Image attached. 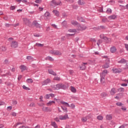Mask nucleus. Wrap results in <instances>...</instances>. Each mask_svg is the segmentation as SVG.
Segmentation results:
<instances>
[{"label": "nucleus", "instance_id": "obj_1", "mask_svg": "<svg viewBox=\"0 0 128 128\" xmlns=\"http://www.w3.org/2000/svg\"><path fill=\"white\" fill-rule=\"evenodd\" d=\"M30 28L32 27H36L37 28H40V24L38 22V21L36 20H34L32 22V24L30 26Z\"/></svg>", "mask_w": 128, "mask_h": 128}, {"label": "nucleus", "instance_id": "obj_2", "mask_svg": "<svg viewBox=\"0 0 128 128\" xmlns=\"http://www.w3.org/2000/svg\"><path fill=\"white\" fill-rule=\"evenodd\" d=\"M52 2L53 4L56 6H62V3L60 0H52Z\"/></svg>", "mask_w": 128, "mask_h": 128}, {"label": "nucleus", "instance_id": "obj_3", "mask_svg": "<svg viewBox=\"0 0 128 128\" xmlns=\"http://www.w3.org/2000/svg\"><path fill=\"white\" fill-rule=\"evenodd\" d=\"M18 46V42L16 41H12L10 44V46L12 48H16Z\"/></svg>", "mask_w": 128, "mask_h": 128}, {"label": "nucleus", "instance_id": "obj_4", "mask_svg": "<svg viewBox=\"0 0 128 128\" xmlns=\"http://www.w3.org/2000/svg\"><path fill=\"white\" fill-rule=\"evenodd\" d=\"M78 30H86V26L84 25H80V24H79V25H78V27H77Z\"/></svg>", "mask_w": 128, "mask_h": 128}, {"label": "nucleus", "instance_id": "obj_5", "mask_svg": "<svg viewBox=\"0 0 128 128\" xmlns=\"http://www.w3.org/2000/svg\"><path fill=\"white\" fill-rule=\"evenodd\" d=\"M112 70L114 74H120L122 72V69L117 68H113Z\"/></svg>", "mask_w": 128, "mask_h": 128}, {"label": "nucleus", "instance_id": "obj_6", "mask_svg": "<svg viewBox=\"0 0 128 128\" xmlns=\"http://www.w3.org/2000/svg\"><path fill=\"white\" fill-rule=\"evenodd\" d=\"M52 80L50 78H47L42 82V86L48 84Z\"/></svg>", "mask_w": 128, "mask_h": 128}, {"label": "nucleus", "instance_id": "obj_7", "mask_svg": "<svg viewBox=\"0 0 128 128\" xmlns=\"http://www.w3.org/2000/svg\"><path fill=\"white\" fill-rule=\"evenodd\" d=\"M52 54L54 56H62V52L58 50H53L52 51Z\"/></svg>", "mask_w": 128, "mask_h": 128}, {"label": "nucleus", "instance_id": "obj_8", "mask_svg": "<svg viewBox=\"0 0 128 128\" xmlns=\"http://www.w3.org/2000/svg\"><path fill=\"white\" fill-rule=\"evenodd\" d=\"M71 24H72V26H76L77 28L78 26H80V23L74 20H72Z\"/></svg>", "mask_w": 128, "mask_h": 128}, {"label": "nucleus", "instance_id": "obj_9", "mask_svg": "<svg viewBox=\"0 0 128 128\" xmlns=\"http://www.w3.org/2000/svg\"><path fill=\"white\" fill-rule=\"evenodd\" d=\"M110 52L112 54H114V52H116V48L115 46H113L111 47L110 48Z\"/></svg>", "mask_w": 128, "mask_h": 128}, {"label": "nucleus", "instance_id": "obj_10", "mask_svg": "<svg viewBox=\"0 0 128 128\" xmlns=\"http://www.w3.org/2000/svg\"><path fill=\"white\" fill-rule=\"evenodd\" d=\"M24 24H26V26H30V24H32V22H30V20H28V19H25L24 20Z\"/></svg>", "mask_w": 128, "mask_h": 128}, {"label": "nucleus", "instance_id": "obj_11", "mask_svg": "<svg viewBox=\"0 0 128 128\" xmlns=\"http://www.w3.org/2000/svg\"><path fill=\"white\" fill-rule=\"evenodd\" d=\"M48 72H49L50 74H52V76H56V73L54 72L52 69H48Z\"/></svg>", "mask_w": 128, "mask_h": 128}, {"label": "nucleus", "instance_id": "obj_12", "mask_svg": "<svg viewBox=\"0 0 128 128\" xmlns=\"http://www.w3.org/2000/svg\"><path fill=\"white\" fill-rule=\"evenodd\" d=\"M61 86H62V84H56V87L54 88V90H60Z\"/></svg>", "mask_w": 128, "mask_h": 128}, {"label": "nucleus", "instance_id": "obj_13", "mask_svg": "<svg viewBox=\"0 0 128 128\" xmlns=\"http://www.w3.org/2000/svg\"><path fill=\"white\" fill-rule=\"evenodd\" d=\"M66 118H68V114L64 115V116H59V120H66Z\"/></svg>", "mask_w": 128, "mask_h": 128}, {"label": "nucleus", "instance_id": "obj_14", "mask_svg": "<svg viewBox=\"0 0 128 128\" xmlns=\"http://www.w3.org/2000/svg\"><path fill=\"white\" fill-rule=\"evenodd\" d=\"M77 20L80 22H86V20L82 17H78Z\"/></svg>", "mask_w": 128, "mask_h": 128}, {"label": "nucleus", "instance_id": "obj_15", "mask_svg": "<svg viewBox=\"0 0 128 128\" xmlns=\"http://www.w3.org/2000/svg\"><path fill=\"white\" fill-rule=\"evenodd\" d=\"M78 3L80 6H84V4H86V2H84V0H78Z\"/></svg>", "mask_w": 128, "mask_h": 128}, {"label": "nucleus", "instance_id": "obj_16", "mask_svg": "<svg viewBox=\"0 0 128 128\" xmlns=\"http://www.w3.org/2000/svg\"><path fill=\"white\" fill-rule=\"evenodd\" d=\"M108 70H103V72L100 74L102 76H106V74H108Z\"/></svg>", "mask_w": 128, "mask_h": 128}, {"label": "nucleus", "instance_id": "obj_17", "mask_svg": "<svg viewBox=\"0 0 128 128\" xmlns=\"http://www.w3.org/2000/svg\"><path fill=\"white\" fill-rule=\"evenodd\" d=\"M52 13L54 14L56 16H60V12L58 11L57 10H54L52 11Z\"/></svg>", "mask_w": 128, "mask_h": 128}, {"label": "nucleus", "instance_id": "obj_18", "mask_svg": "<svg viewBox=\"0 0 128 128\" xmlns=\"http://www.w3.org/2000/svg\"><path fill=\"white\" fill-rule=\"evenodd\" d=\"M103 68H110V63H106L102 66Z\"/></svg>", "mask_w": 128, "mask_h": 128}, {"label": "nucleus", "instance_id": "obj_19", "mask_svg": "<svg viewBox=\"0 0 128 128\" xmlns=\"http://www.w3.org/2000/svg\"><path fill=\"white\" fill-rule=\"evenodd\" d=\"M116 88H112L111 90V92H110V94L112 96H114V94H116Z\"/></svg>", "mask_w": 128, "mask_h": 128}, {"label": "nucleus", "instance_id": "obj_20", "mask_svg": "<svg viewBox=\"0 0 128 128\" xmlns=\"http://www.w3.org/2000/svg\"><path fill=\"white\" fill-rule=\"evenodd\" d=\"M118 64H126V60L124 58L121 59L120 60H119L118 62Z\"/></svg>", "mask_w": 128, "mask_h": 128}, {"label": "nucleus", "instance_id": "obj_21", "mask_svg": "<svg viewBox=\"0 0 128 128\" xmlns=\"http://www.w3.org/2000/svg\"><path fill=\"white\" fill-rule=\"evenodd\" d=\"M80 68L81 70H84L86 68V66L84 64H82Z\"/></svg>", "mask_w": 128, "mask_h": 128}, {"label": "nucleus", "instance_id": "obj_22", "mask_svg": "<svg viewBox=\"0 0 128 128\" xmlns=\"http://www.w3.org/2000/svg\"><path fill=\"white\" fill-rule=\"evenodd\" d=\"M20 70H22L21 72H22L24 70H26V66L24 65H22L20 66Z\"/></svg>", "mask_w": 128, "mask_h": 128}, {"label": "nucleus", "instance_id": "obj_23", "mask_svg": "<svg viewBox=\"0 0 128 128\" xmlns=\"http://www.w3.org/2000/svg\"><path fill=\"white\" fill-rule=\"evenodd\" d=\"M60 104H64V106H68V108H70V104H68V103L66 102L62 101L60 102Z\"/></svg>", "mask_w": 128, "mask_h": 128}, {"label": "nucleus", "instance_id": "obj_24", "mask_svg": "<svg viewBox=\"0 0 128 128\" xmlns=\"http://www.w3.org/2000/svg\"><path fill=\"white\" fill-rule=\"evenodd\" d=\"M42 110L44 112H51L50 108L48 107H45L42 108Z\"/></svg>", "mask_w": 128, "mask_h": 128}, {"label": "nucleus", "instance_id": "obj_25", "mask_svg": "<svg viewBox=\"0 0 128 128\" xmlns=\"http://www.w3.org/2000/svg\"><path fill=\"white\" fill-rule=\"evenodd\" d=\"M70 90L72 92H76V88L72 86H70Z\"/></svg>", "mask_w": 128, "mask_h": 128}, {"label": "nucleus", "instance_id": "obj_26", "mask_svg": "<svg viewBox=\"0 0 128 128\" xmlns=\"http://www.w3.org/2000/svg\"><path fill=\"white\" fill-rule=\"evenodd\" d=\"M51 126H54V128H58V125H56V122H51Z\"/></svg>", "mask_w": 128, "mask_h": 128}, {"label": "nucleus", "instance_id": "obj_27", "mask_svg": "<svg viewBox=\"0 0 128 128\" xmlns=\"http://www.w3.org/2000/svg\"><path fill=\"white\" fill-rule=\"evenodd\" d=\"M61 88H62V90H66V88H68V86H66V85L61 84Z\"/></svg>", "mask_w": 128, "mask_h": 128}, {"label": "nucleus", "instance_id": "obj_28", "mask_svg": "<svg viewBox=\"0 0 128 128\" xmlns=\"http://www.w3.org/2000/svg\"><path fill=\"white\" fill-rule=\"evenodd\" d=\"M0 50L1 52H6V48L4 46H2L0 48Z\"/></svg>", "mask_w": 128, "mask_h": 128}, {"label": "nucleus", "instance_id": "obj_29", "mask_svg": "<svg viewBox=\"0 0 128 128\" xmlns=\"http://www.w3.org/2000/svg\"><path fill=\"white\" fill-rule=\"evenodd\" d=\"M116 18V15H112V16H109L108 17V18L109 20H114Z\"/></svg>", "mask_w": 128, "mask_h": 128}, {"label": "nucleus", "instance_id": "obj_30", "mask_svg": "<svg viewBox=\"0 0 128 128\" xmlns=\"http://www.w3.org/2000/svg\"><path fill=\"white\" fill-rule=\"evenodd\" d=\"M46 60H50V62L54 61V59L48 56L46 58Z\"/></svg>", "mask_w": 128, "mask_h": 128}, {"label": "nucleus", "instance_id": "obj_31", "mask_svg": "<svg viewBox=\"0 0 128 128\" xmlns=\"http://www.w3.org/2000/svg\"><path fill=\"white\" fill-rule=\"evenodd\" d=\"M62 110L64 111V112H68V108L64 106H61Z\"/></svg>", "mask_w": 128, "mask_h": 128}, {"label": "nucleus", "instance_id": "obj_32", "mask_svg": "<svg viewBox=\"0 0 128 128\" xmlns=\"http://www.w3.org/2000/svg\"><path fill=\"white\" fill-rule=\"evenodd\" d=\"M106 12L107 14H112V9H110V8H108L106 11Z\"/></svg>", "mask_w": 128, "mask_h": 128}, {"label": "nucleus", "instance_id": "obj_33", "mask_svg": "<svg viewBox=\"0 0 128 128\" xmlns=\"http://www.w3.org/2000/svg\"><path fill=\"white\" fill-rule=\"evenodd\" d=\"M99 28H100V30H106V26H99Z\"/></svg>", "mask_w": 128, "mask_h": 128}, {"label": "nucleus", "instance_id": "obj_34", "mask_svg": "<svg viewBox=\"0 0 128 128\" xmlns=\"http://www.w3.org/2000/svg\"><path fill=\"white\" fill-rule=\"evenodd\" d=\"M106 120H111L112 117L111 115H107L106 116Z\"/></svg>", "mask_w": 128, "mask_h": 128}, {"label": "nucleus", "instance_id": "obj_35", "mask_svg": "<svg viewBox=\"0 0 128 128\" xmlns=\"http://www.w3.org/2000/svg\"><path fill=\"white\" fill-rule=\"evenodd\" d=\"M36 46H39L40 48H42V46H44V44H38V43H36Z\"/></svg>", "mask_w": 128, "mask_h": 128}, {"label": "nucleus", "instance_id": "obj_36", "mask_svg": "<svg viewBox=\"0 0 128 128\" xmlns=\"http://www.w3.org/2000/svg\"><path fill=\"white\" fill-rule=\"evenodd\" d=\"M62 26H64L65 28L66 27V24H67L66 21L64 20V21L62 23Z\"/></svg>", "mask_w": 128, "mask_h": 128}, {"label": "nucleus", "instance_id": "obj_37", "mask_svg": "<svg viewBox=\"0 0 128 128\" xmlns=\"http://www.w3.org/2000/svg\"><path fill=\"white\" fill-rule=\"evenodd\" d=\"M101 96H102V98H106V96H108V94L106 92H102L101 94Z\"/></svg>", "mask_w": 128, "mask_h": 128}, {"label": "nucleus", "instance_id": "obj_38", "mask_svg": "<svg viewBox=\"0 0 128 128\" xmlns=\"http://www.w3.org/2000/svg\"><path fill=\"white\" fill-rule=\"evenodd\" d=\"M118 92H124V88H120L118 89Z\"/></svg>", "mask_w": 128, "mask_h": 128}, {"label": "nucleus", "instance_id": "obj_39", "mask_svg": "<svg viewBox=\"0 0 128 128\" xmlns=\"http://www.w3.org/2000/svg\"><path fill=\"white\" fill-rule=\"evenodd\" d=\"M68 32H76V29H69Z\"/></svg>", "mask_w": 128, "mask_h": 128}, {"label": "nucleus", "instance_id": "obj_40", "mask_svg": "<svg viewBox=\"0 0 128 128\" xmlns=\"http://www.w3.org/2000/svg\"><path fill=\"white\" fill-rule=\"evenodd\" d=\"M100 82L102 84H105L106 82V78H100Z\"/></svg>", "mask_w": 128, "mask_h": 128}, {"label": "nucleus", "instance_id": "obj_41", "mask_svg": "<svg viewBox=\"0 0 128 128\" xmlns=\"http://www.w3.org/2000/svg\"><path fill=\"white\" fill-rule=\"evenodd\" d=\"M117 96H119V98H122L124 97V94H122V93L118 94Z\"/></svg>", "mask_w": 128, "mask_h": 128}, {"label": "nucleus", "instance_id": "obj_42", "mask_svg": "<svg viewBox=\"0 0 128 128\" xmlns=\"http://www.w3.org/2000/svg\"><path fill=\"white\" fill-rule=\"evenodd\" d=\"M122 102H118L116 103V106H122Z\"/></svg>", "mask_w": 128, "mask_h": 128}, {"label": "nucleus", "instance_id": "obj_43", "mask_svg": "<svg viewBox=\"0 0 128 128\" xmlns=\"http://www.w3.org/2000/svg\"><path fill=\"white\" fill-rule=\"evenodd\" d=\"M103 118H104L102 117V116H97V119L99 120H102Z\"/></svg>", "mask_w": 128, "mask_h": 128}, {"label": "nucleus", "instance_id": "obj_44", "mask_svg": "<svg viewBox=\"0 0 128 128\" xmlns=\"http://www.w3.org/2000/svg\"><path fill=\"white\" fill-rule=\"evenodd\" d=\"M22 88H24V90H30V88L26 87V86L24 85L22 86Z\"/></svg>", "mask_w": 128, "mask_h": 128}, {"label": "nucleus", "instance_id": "obj_45", "mask_svg": "<svg viewBox=\"0 0 128 128\" xmlns=\"http://www.w3.org/2000/svg\"><path fill=\"white\" fill-rule=\"evenodd\" d=\"M34 58H32V56H26V59L28 60H32Z\"/></svg>", "mask_w": 128, "mask_h": 128}, {"label": "nucleus", "instance_id": "obj_46", "mask_svg": "<svg viewBox=\"0 0 128 128\" xmlns=\"http://www.w3.org/2000/svg\"><path fill=\"white\" fill-rule=\"evenodd\" d=\"M26 82H28V83H30V82H32L34 81L32 78H28L27 79Z\"/></svg>", "mask_w": 128, "mask_h": 128}, {"label": "nucleus", "instance_id": "obj_47", "mask_svg": "<svg viewBox=\"0 0 128 128\" xmlns=\"http://www.w3.org/2000/svg\"><path fill=\"white\" fill-rule=\"evenodd\" d=\"M100 26L93 28V30H100Z\"/></svg>", "mask_w": 128, "mask_h": 128}, {"label": "nucleus", "instance_id": "obj_48", "mask_svg": "<svg viewBox=\"0 0 128 128\" xmlns=\"http://www.w3.org/2000/svg\"><path fill=\"white\" fill-rule=\"evenodd\" d=\"M4 64H8V60H5L4 62Z\"/></svg>", "mask_w": 128, "mask_h": 128}, {"label": "nucleus", "instance_id": "obj_49", "mask_svg": "<svg viewBox=\"0 0 128 128\" xmlns=\"http://www.w3.org/2000/svg\"><path fill=\"white\" fill-rule=\"evenodd\" d=\"M44 16H46V18H48V16H50V12H46L44 14Z\"/></svg>", "mask_w": 128, "mask_h": 128}, {"label": "nucleus", "instance_id": "obj_50", "mask_svg": "<svg viewBox=\"0 0 128 128\" xmlns=\"http://www.w3.org/2000/svg\"><path fill=\"white\" fill-rule=\"evenodd\" d=\"M102 22H108V18H103L102 19Z\"/></svg>", "mask_w": 128, "mask_h": 128}, {"label": "nucleus", "instance_id": "obj_51", "mask_svg": "<svg viewBox=\"0 0 128 128\" xmlns=\"http://www.w3.org/2000/svg\"><path fill=\"white\" fill-rule=\"evenodd\" d=\"M72 8L74 10H78V5H73Z\"/></svg>", "mask_w": 128, "mask_h": 128}, {"label": "nucleus", "instance_id": "obj_52", "mask_svg": "<svg viewBox=\"0 0 128 128\" xmlns=\"http://www.w3.org/2000/svg\"><path fill=\"white\" fill-rule=\"evenodd\" d=\"M42 36L40 34H34V36H36L39 38V36Z\"/></svg>", "mask_w": 128, "mask_h": 128}, {"label": "nucleus", "instance_id": "obj_53", "mask_svg": "<svg viewBox=\"0 0 128 128\" xmlns=\"http://www.w3.org/2000/svg\"><path fill=\"white\" fill-rule=\"evenodd\" d=\"M104 34H100V38H102V40H104Z\"/></svg>", "mask_w": 128, "mask_h": 128}, {"label": "nucleus", "instance_id": "obj_54", "mask_svg": "<svg viewBox=\"0 0 128 128\" xmlns=\"http://www.w3.org/2000/svg\"><path fill=\"white\" fill-rule=\"evenodd\" d=\"M69 108H76V106L74 104H70Z\"/></svg>", "mask_w": 128, "mask_h": 128}, {"label": "nucleus", "instance_id": "obj_55", "mask_svg": "<svg viewBox=\"0 0 128 128\" xmlns=\"http://www.w3.org/2000/svg\"><path fill=\"white\" fill-rule=\"evenodd\" d=\"M22 76L21 74H19L18 76V80H22Z\"/></svg>", "mask_w": 128, "mask_h": 128}, {"label": "nucleus", "instance_id": "obj_56", "mask_svg": "<svg viewBox=\"0 0 128 128\" xmlns=\"http://www.w3.org/2000/svg\"><path fill=\"white\" fill-rule=\"evenodd\" d=\"M45 98H46V100H48V98H50V94H47L46 95V96H44Z\"/></svg>", "mask_w": 128, "mask_h": 128}, {"label": "nucleus", "instance_id": "obj_57", "mask_svg": "<svg viewBox=\"0 0 128 128\" xmlns=\"http://www.w3.org/2000/svg\"><path fill=\"white\" fill-rule=\"evenodd\" d=\"M5 84H6V86H10V82H5Z\"/></svg>", "mask_w": 128, "mask_h": 128}, {"label": "nucleus", "instance_id": "obj_58", "mask_svg": "<svg viewBox=\"0 0 128 128\" xmlns=\"http://www.w3.org/2000/svg\"><path fill=\"white\" fill-rule=\"evenodd\" d=\"M11 115L12 116H16V113L14 112H12L11 113Z\"/></svg>", "mask_w": 128, "mask_h": 128}, {"label": "nucleus", "instance_id": "obj_59", "mask_svg": "<svg viewBox=\"0 0 128 128\" xmlns=\"http://www.w3.org/2000/svg\"><path fill=\"white\" fill-rule=\"evenodd\" d=\"M54 80H60V77L56 76L54 78Z\"/></svg>", "mask_w": 128, "mask_h": 128}, {"label": "nucleus", "instance_id": "obj_60", "mask_svg": "<svg viewBox=\"0 0 128 128\" xmlns=\"http://www.w3.org/2000/svg\"><path fill=\"white\" fill-rule=\"evenodd\" d=\"M62 16L64 18H66L68 16V15H66V14L65 12L62 13Z\"/></svg>", "mask_w": 128, "mask_h": 128}, {"label": "nucleus", "instance_id": "obj_61", "mask_svg": "<svg viewBox=\"0 0 128 128\" xmlns=\"http://www.w3.org/2000/svg\"><path fill=\"white\" fill-rule=\"evenodd\" d=\"M35 2L36 4H40L42 2V0H35Z\"/></svg>", "mask_w": 128, "mask_h": 128}, {"label": "nucleus", "instance_id": "obj_62", "mask_svg": "<svg viewBox=\"0 0 128 128\" xmlns=\"http://www.w3.org/2000/svg\"><path fill=\"white\" fill-rule=\"evenodd\" d=\"M52 101H50L48 103L46 104V106H52Z\"/></svg>", "mask_w": 128, "mask_h": 128}, {"label": "nucleus", "instance_id": "obj_63", "mask_svg": "<svg viewBox=\"0 0 128 128\" xmlns=\"http://www.w3.org/2000/svg\"><path fill=\"white\" fill-rule=\"evenodd\" d=\"M90 40L92 42H96V38H92Z\"/></svg>", "mask_w": 128, "mask_h": 128}, {"label": "nucleus", "instance_id": "obj_64", "mask_svg": "<svg viewBox=\"0 0 128 128\" xmlns=\"http://www.w3.org/2000/svg\"><path fill=\"white\" fill-rule=\"evenodd\" d=\"M125 48H126V50H128V44H125Z\"/></svg>", "mask_w": 128, "mask_h": 128}]
</instances>
